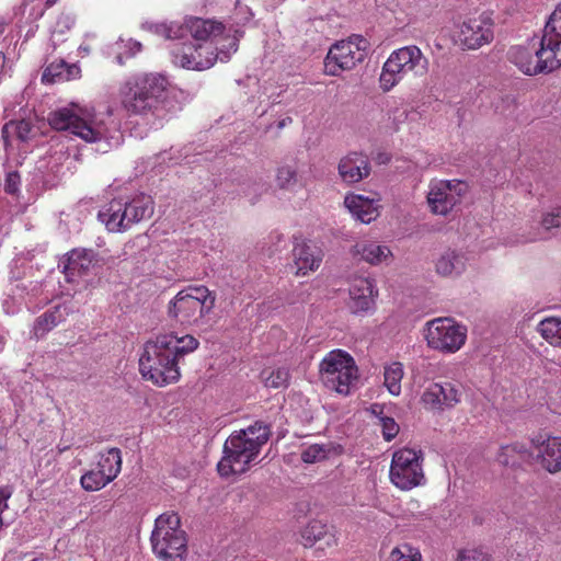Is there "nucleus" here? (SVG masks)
<instances>
[{"instance_id": "f257e3e1", "label": "nucleus", "mask_w": 561, "mask_h": 561, "mask_svg": "<svg viewBox=\"0 0 561 561\" xmlns=\"http://www.w3.org/2000/svg\"><path fill=\"white\" fill-rule=\"evenodd\" d=\"M48 122L54 129L69 131L85 142L95 144L96 150L103 153L123 142L121 122L110 105L95 108L71 103L51 112Z\"/></svg>"}, {"instance_id": "f03ea898", "label": "nucleus", "mask_w": 561, "mask_h": 561, "mask_svg": "<svg viewBox=\"0 0 561 561\" xmlns=\"http://www.w3.org/2000/svg\"><path fill=\"white\" fill-rule=\"evenodd\" d=\"M508 59L527 76L548 73L561 67V3L551 13L540 41L512 47Z\"/></svg>"}, {"instance_id": "7ed1b4c3", "label": "nucleus", "mask_w": 561, "mask_h": 561, "mask_svg": "<svg viewBox=\"0 0 561 561\" xmlns=\"http://www.w3.org/2000/svg\"><path fill=\"white\" fill-rule=\"evenodd\" d=\"M508 59L527 76L548 73L561 67V3L551 13L540 41L512 47Z\"/></svg>"}, {"instance_id": "20e7f679", "label": "nucleus", "mask_w": 561, "mask_h": 561, "mask_svg": "<svg viewBox=\"0 0 561 561\" xmlns=\"http://www.w3.org/2000/svg\"><path fill=\"white\" fill-rule=\"evenodd\" d=\"M271 435L270 426L257 421L247 428L233 432L225 442L218 473L228 478L249 470Z\"/></svg>"}, {"instance_id": "39448f33", "label": "nucleus", "mask_w": 561, "mask_h": 561, "mask_svg": "<svg viewBox=\"0 0 561 561\" xmlns=\"http://www.w3.org/2000/svg\"><path fill=\"white\" fill-rule=\"evenodd\" d=\"M170 82L158 72L138 73L129 77L119 88L122 107L129 115L159 116V110L165 100Z\"/></svg>"}, {"instance_id": "423d86ee", "label": "nucleus", "mask_w": 561, "mask_h": 561, "mask_svg": "<svg viewBox=\"0 0 561 561\" xmlns=\"http://www.w3.org/2000/svg\"><path fill=\"white\" fill-rule=\"evenodd\" d=\"M240 36L242 33L234 31L233 37H227V45L221 46L213 43L173 42L169 47L172 62L175 66L198 71L209 69L216 60L227 62L237 51Z\"/></svg>"}, {"instance_id": "0eeeda50", "label": "nucleus", "mask_w": 561, "mask_h": 561, "mask_svg": "<svg viewBox=\"0 0 561 561\" xmlns=\"http://www.w3.org/2000/svg\"><path fill=\"white\" fill-rule=\"evenodd\" d=\"M172 339L158 335L148 341L139 358V371L144 379L158 387L176 382L180 377V367L170 348Z\"/></svg>"}, {"instance_id": "6e6552de", "label": "nucleus", "mask_w": 561, "mask_h": 561, "mask_svg": "<svg viewBox=\"0 0 561 561\" xmlns=\"http://www.w3.org/2000/svg\"><path fill=\"white\" fill-rule=\"evenodd\" d=\"M430 60L416 45H408L393 50L385 61L379 76V87L383 92L391 91L411 72L423 77L428 72Z\"/></svg>"}, {"instance_id": "1a4fd4ad", "label": "nucleus", "mask_w": 561, "mask_h": 561, "mask_svg": "<svg viewBox=\"0 0 561 561\" xmlns=\"http://www.w3.org/2000/svg\"><path fill=\"white\" fill-rule=\"evenodd\" d=\"M216 297L205 286L187 287L168 304V316L181 325H199L215 307Z\"/></svg>"}, {"instance_id": "9d476101", "label": "nucleus", "mask_w": 561, "mask_h": 561, "mask_svg": "<svg viewBox=\"0 0 561 561\" xmlns=\"http://www.w3.org/2000/svg\"><path fill=\"white\" fill-rule=\"evenodd\" d=\"M153 214L150 196L138 195L131 201L114 198L99 211V219L110 232H122Z\"/></svg>"}, {"instance_id": "9b49d317", "label": "nucleus", "mask_w": 561, "mask_h": 561, "mask_svg": "<svg viewBox=\"0 0 561 561\" xmlns=\"http://www.w3.org/2000/svg\"><path fill=\"white\" fill-rule=\"evenodd\" d=\"M152 551L161 561H181L186 552V536L175 513L161 514L151 534Z\"/></svg>"}, {"instance_id": "f8f14e48", "label": "nucleus", "mask_w": 561, "mask_h": 561, "mask_svg": "<svg viewBox=\"0 0 561 561\" xmlns=\"http://www.w3.org/2000/svg\"><path fill=\"white\" fill-rule=\"evenodd\" d=\"M321 380L328 389L348 394L357 380L354 358L342 350L331 351L320 363Z\"/></svg>"}, {"instance_id": "ddd939ff", "label": "nucleus", "mask_w": 561, "mask_h": 561, "mask_svg": "<svg viewBox=\"0 0 561 561\" xmlns=\"http://www.w3.org/2000/svg\"><path fill=\"white\" fill-rule=\"evenodd\" d=\"M225 28L226 27L221 22L204 20L201 18H190L185 20L184 24H179L176 22L158 24L156 25V33L172 41L183 39L187 34H190L196 42L203 41L204 43H215V45H219L221 41L227 42L226 38L231 37L230 35H227L218 38L224 34Z\"/></svg>"}, {"instance_id": "4468645a", "label": "nucleus", "mask_w": 561, "mask_h": 561, "mask_svg": "<svg viewBox=\"0 0 561 561\" xmlns=\"http://www.w3.org/2000/svg\"><path fill=\"white\" fill-rule=\"evenodd\" d=\"M423 454L412 448H401L393 453L389 478L391 483L402 490L410 491L425 483L423 471Z\"/></svg>"}, {"instance_id": "2eb2a0df", "label": "nucleus", "mask_w": 561, "mask_h": 561, "mask_svg": "<svg viewBox=\"0 0 561 561\" xmlns=\"http://www.w3.org/2000/svg\"><path fill=\"white\" fill-rule=\"evenodd\" d=\"M366 48L367 41L358 36L335 43L324 60L325 73L340 76L343 71L352 70L364 61Z\"/></svg>"}, {"instance_id": "dca6fc26", "label": "nucleus", "mask_w": 561, "mask_h": 561, "mask_svg": "<svg viewBox=\"0 0 561 561\" xmlns=\"http://www.w3.org/2000/svg\"><path fill=\"white\" fill-rule=\"evenodd\" d=\"M424 336L431 348L455 353L465 344L467 330L451 318H437L426 323Z\"/></svg>"}, {"instance_id": "f3484780", "label": "nucleus", "mask_w": 561, "mask_h": 561, "mask_svg": "<svg viewBox=\"0 0 561 561\" xmlns=\"http://www.w3.org/2000/svg\"><path fill=\"white\" fill-rule=\"evenodd\" d=\"M467 185L461 181H433L427 193V204L435 215L446 216L460 202Z\"/></svg>"}, {"instance_id": "a211bd4d", "label": "nucleus", "mask_w": 561, "mask_h": 561, "mask_svg": "<svg viewBox=\"0 0 561 561\" xmlns=\"http://www.w3.org/2000/svg\"><path fill=\"white\" fill-rule=\"evenodd\" d=\"M460 387L451 381L433 382L421 396L424 408L433 412H444L454 409L461 401Z\"/></svg>"}, {"instance_id": "6ab92c4d", "label": "nucleus", "mask_w": 561, "mask_h": 561, "mask_svg": "<svg viewBox=\"0 0 561 561\" xmlns=\"http://www.w3.org/2000/svg\"><path fill=\"white\" fill-rule=\"evenodd\" d=\"M457 38L463 48L477 49L492 41V24L481 16L470 18L459 26Z\"/></svg>"}, {"instance_id": "aec40b11", "label": "nucleus", "mask_w": 561, "mask_h": 561, "mask_svg": "<svg viewBox=\"0 0 561 561\" xmlns=\"http://www.w3.org/2000/svg\"><path fill=\"white\" fill-rule=\"evenodd\" d=\"M530 453L547 471L561 470V437L540 434L531 439Z\"/></svg>"}, {"instance_id": "412c9836", "label": "nucleus", "mask_w": 561, "mask_h": 561, "mask_svg": "<svg viewBox=\"0 0 561 561\" xmlns=\"http://www.w3.org/2000/svg\"><path fill=\"white\" fill-rule=\"evenodd\" d=\"M348 307L353 313H363L370 310L378 295L374 279L369 277H355L348 288Z\"/></svg>"}, {"instance_id": "4be33fe9", "label": "nucleus", "mask_w": 561, "mask_h": 561, "mask_svg": "<svg viewBox=\"0 0 561 561\" xmlns=\"http://www.w3.org/2000/svg\"><path fill=\"white\" fill-rule=\"evenodd\" d=\"M370 162L366 154L350 152L344 156L337 165L341 180L346 184H355L370 174Z\"/></svg>"}, {"instance_id": "5701e85b", "label": "nucleus", "mask_w": 561, "mask_h": 561, "mask_svg": "<svg viewBox=\"0 0 561 561\" xmlns=\"http://www.w3.org/2000/svg\"><path fill=\"white\" fill-rule=\"evenodd\" d=\"M352 254L373 266L389 265L393 259L391 249L387 244L375 240L357 241L352 248Z\"/></svg>"}, {"instance_id": "b1692460", "label": "nucleus", "mask_w": 561, "mask_h": 561, "mask_svg": "<svg viewBox=\"0 0 561 561\" xmlns=\"http://www.w3.org/2000/svg\"><path fill=\"white\" fill-rule=\"evenodd\" d=\"M301 539L305 547H312L318 543L321 550L337 546L335 528L320 520L309 522L301 530Z\"/></svg>"}, {"instance_id": "393cba45", "label": "nucleus", "mask_w": 561, "mask_h": 561, "mask_svg": "<svg viewBox=\"0 0 561 561\" xmlns=\"http://www.w3.org/2000/svg\"><path fill=\"white\" fill-rule=\"evenodd\" d=\"M99 262V256L92 249H73L66 255L62 272L68 277L83 276L89 274Z\"/></svg>"}, {"instance_id": "a878e982", "label": "nucleus", "mask_w": 561, "mask_h": 561, "mask_svg": "<svg viewBox=\"0 0 561 561\" xmlns=\"http://www.w3.org/2000/svg\"><path fill=\"white\" fill-rule=\"evenodd\" d=\"M322 251L311 242L297 243L293 249L294 265L297 276H305L319 268L322 262Z\"/></svg>"}, {"instance_id": "bb28decb", "label": "nucleus", "mask_w": 561, "mask_h": 561, "mask_svg": "<svg viewBox=\"0 0 561 561\" xmlns=\"http://www.w3.org/2000/svg\"><path fill=\"white\" fill-rule=\"evenodd\" d=\"M72 309L66 304L54 306L36 318L33 324V334L36 339L44 337L48 332L64 322Z\"/></svg>"}, {"instance_id": "cd10ccee", "label": "nucleus", "mask_w": 561, "mask_h": 561, "mask_svg": "<svg viewBox=\"0 0 561 561\" xmlns=\"http://www.w3.org/2000/svg\"><path fill=\"white\" fill-rule=\"evenodd\" d=\"M344 205L350 213L363 224H369L378 216L374 201L362 195L351 194L345 196Z\"/></svg>"}, {"instance_id": "c85d7f7f", "label": "nucleus", "mask_w": 561, "mask_h": 561, "mask_svg": "<svg viewBox=\"0 0 561 561\" xmlns=\"http://www.w3.org/2000/svg\"><path fill=\"white\" fill-rule=\"evenodd\" d=\"M80 68L76 64H68L64 59L51 61L42 75V82L58 83L80 77Z\"/></svg>"}, {"instance_id": "c756f323", "label": "nucleus", "mask_w": 561, "mask_h": 561, "mask_svg": "<svg viewBox=\"0 0 561 561\" xmlns=\"http://www.w3.org/2000/svg\"><path fill=\"white\" fill-rule=\"evenodd\" d=\"M466 253L456 250L445 251L436 262V272L443 276H458L467 266Z\"/></svg>"}, {"instance_id": "7c9ffc66", "label": "nucleus", "mask_w": 561, "mask_h": 561, "mask_svg": "<svg viewBox=\"0 0 561 561\" xmlns=\"http://www.w3.org/2000/svg\"><path fill=\"white\" fill-rule=\"evenodd\" d=\"M276 186L286 192L296 193L306 186L302 176L298 174L296 164L285 163L276 169L275 174Z\"/></svg>"}, {"instance_id": "2f4dec72", "label": "nucleus", "mask_w": 561, "mask_h": 561, "mask_svg": "<svg viewBox=\"0 0 561 561\" xmlns=\"http://www.w3.org/2000/svg\"><path fill=\"white\" fill-rule=\"evenodd\" d=\"M96 468L112 482L122 470V453L118 448H110L100 454Z\"/></svg>"}, {"instance_id": "473e14b6", "label": "nucleus", "mask_w": 561, "mask_h": 561, "mask_svg": "<svg viewBox=\"0 0 561 561\" xmlns=\"http://www.w3.org/2000/svg\"><path fill=\"white\" fill-rule=\"evenodd\" d=\"M162 335L163 337L172 339V343H170V348L178 364L183 356L193 353L195 350H197L199 345L198 340L190 334L183 336H178L173 333Z\"/></svg>"}, {"instance_id": "72a5a7b5", "label": "nucleus", "mask_w": 561, "mask_h": 561, "mask_svg": "<svg viewBox=\"0 0 561 561\" xmlns=\"http://www.w3.org/2000/svg\"><path fill=\"white\" fill-rule=\"evenodd\" d=\"M540 335L551 345L561 347V320L558 318H546L537 327Z\"/></svg>"}, {"instance_id": "f704fd0d", "label": "nucleus", "mask_w": 561, "mask_h": 561, "mask_svg": "<svg viewBox=\"0 0 561 561\" xmlns=\"http://www.w3.org/2000/svg\"><path fill=\"white\" fill-rule=\"evenodd\" d=\"M403 375V365L399 362H393L385 367V386L391 394L399 396L401 393Z\"/></svg>"}, {"instance_id": "c9c22d12", "label": "nucleus", "mask_w": 561, "mask_h": 561, "mask_svg": "<svg viewBox=\"0 0 561 561\" xmlns=\"http://www.w3.org/2000/svg\"><path fill=\"white\" fill-rule=\"evenodd\" d=\"M104 476L98 468L88 470L81 476L80 484L88 492L99 491L111 483Z\"/></svg>"}, {"instance_id": "e433bc0d", "label": "nucleus", "mask_w": 561, "mask_h": 561, "mask_svg": "<svg viewBox=\"0 0 561 561\" xmlns=\"http://www.w3.org/2000/svg\"><path fill=\"white\" fill-rule=\"evenodd\" d=\"M262 379L268 388L287 387L289 381V370L284 367L275 368L273 370H263Z\"/></svg>"}, {"instance_id": "4c0bfd02", "label": "nucleus", "mask_w": 561, "mask_h": 561, "mask_svg": "<svg viewBox=\"0 0 561 561\" xmlns=\"http://www.w3.org/2000/svg\"><path fill=\"white\" fill-rule=\"evenodd\" d=\"M331 448L323 444H313L306 447L301 453V459L306 463H313L328 458Z\"/></svg>"}, {"instance_id": "58836bf2", "label": "nucleus", "mask_w": 561, "mask_h": 561, "mask_svg": "<svg viewBox=\"0 0 561 561\" xmlns=\"http://www.w3.org/2000/svg\"><path fill=\"white\" fill-rule=\"evenodd\" d=\"M388 561H422V556L417 549L402 545L391 550Z\"/></svg>"}, {"instance_id": "ea45409f", "label": "nucleus", "mask_w": 561, "mask_h": 561, "mask_svg": "<svg viewBox=\"0 0 561 561\" xmlns=\"http://www.w3.org/2000/svg\"><path fill=\"white\" fill-rule=\"evenodd\" d=\"M75 24V16L71 14H61L58 16L54 30L51 32V41L54 44L60 41L59 36L64 35Z\"/></svg>"}, {"instance_id": "a19ab883", "label": "nucleus", "mask_w": 561, "mask_h": 561, "mask_svg": "<svg viewBox=\"0 0 561 561\" xmlns=\"http://www.w3.org/2000/svg\"><path fill=\"white\" fill-rule=\"evenodd\" d=\"M523 453H525V450L518 444L506 445L501 447L496 459L501 465L508 466L511 463H514L513 457L515 454Z\"/></svg>"}, {"instance_id": "79ce46f5", "label": "nucleus", "mask_w": 561, "mask_h": 561, "mask_svg": "<svg viewBox=\"0 0 561 561\" xmlns=\"http://www.w3.org/2000/svg\"><path fill=\"white\" fill-rule=\"evenodd\" d=\"M540 225L546 231L561 227V207H554L545 213L541 217Z\"/></svg>"}, {"instance_id": "37998d69", "label": "nucleus", "mask_w": 561, "mask_h": 561, "mask_svg": "<svg viewBox=\"0 0 561 561\" xmlns=\"http://www.w3.org/2000/svg\"><path fill=\"white\" fill-rule=\"evenodd\" d=\"M10 127H14L15 129V133H16V136L19 139L25 141L28 139L30 137V134H31V130H32V126L28 122L22 119V121H19V122H9L7 123L3 128H2V134H7L8 133V129Z\"/></svg>"}, {"instance_id": "c03bdc74", "label": "nucleus", "mask_w": 561, "mask_h": 561, "mask_svg": "<svg viewBox=\"0 0 561 561\" xmlns=\"http://www.w3.org/2000/svg\"><path fill=\"white\" fill-rule=\"evenodd\" d=\"M408 118V112L404 108L394 107L388 112V125L387 127L391 131H397L400 128V125L405 122Z\"/></svg>"}, {"instance_id": "a18cd8bd", "label": "nucleus", "mask_w": 561, "mask_h": 561, "mask_svg": "<svg viewBox=\"0 0 561 561\" xmlns=\"http://www.w3.org/2000/svg\"><path fill=\"white\" fill-rule=\"evenodd\" d=\"M21 176L18 171H10L5 174L4 192L10 195H16L20 192Z\"/></svg>"}, {"instance_id": "49530a36", "label": "nucleus", "mask_w": 561, "mask_h": 561, "mask_svg": "<svg viewBox=\"0 0 561 561\" xmlns=\"http://www.w3.org/2000/svg\"><path fill=\"white\" fill-rule=\"evenodd\" d=\"M457 561H491V558L481 549H466L458 553Z\"/></svg>"}, {"instance_id": "de8ad7c7", "label": "nucleus", "mask_w": 561, "mask_h": 561, "mask_svg": "<svg viewBox=\"0 0 561 561\" xmlns=\"http://www.w3.org/2000/svg\"><path fill=\"white\" fill-rule=\"evenodd\" d=\"M379 422L382 428L383 438L387 442L393 439L399 432V425L396 423V421L392 417L383 416L380 417Z\"/></svg>"}, {"instance_id": "09e8293b", "label": "nucleus", "mask_w": 561, "mask_h": 561, "mask_svg": "<svg viewBox=\"0 0 561 561\" xmlns=\"http://www.w3.org/2000/svg\"><path fill=\"white\" fill-rule=\"evenodd\" d=\"M130 54L129 56H134L136 53L140 51L141 49V44L139 42H136V41H130Z\"/></svg>"}, {"instance_id": "8fccbe9b", "label": "nucleus", "mask_w": 561, "mask_h": 561, "mask_svg": "<svg viewBox=\"0 0 561 561\" xmlns=\"http://www.w3.org/2000/svg\"><path fill=\"white\" fill-rule=\"evenodd\" d=\"M5 59V56L0 53V77L4 72Z\"/></svg>"}, {"instance_id": "3c124183", "label": "nucleus", "mask_w": 561, "mask_h": 561, "mask_svg": "<svg viewBox=\"0 0 561 561\" xmlns=\"http://www.w3.org/2000/svg\"><path fill=\"white\" fill-rule=\"evenodd\" d=\"M291 123V118L290 117H286V118H283L279 123H278V127L279 128H283L285 127L286 125L290 124Z\"/></svg>"}, {"instance_id": "603ef678", "label": "nucleus", "mask_w": 561, "mask_h": 561, "mask_svg": "<svg viewBox=\"0 0 561 561\" xmlns=\"http://www.w3.org/2000/svg\"><path fill=\"white\" fill-rule=\"evenodd\" d=\"M3 348V336L0 334V352Z\"/></svg>"}, {"instance_id": "864d4df0", "label": "nucleus", "mask_w": 561, "mask_h": 561, "mask_svg": "<svg viewBox=\"0 0 561 561\" xmlns=\"http://www.w3.org/2000/svg\"><path fill=\"white\" fill-rule=\"evenodd\" d=\"M251 15H252V14L249 12V15H248V16H245V18H244V20H247V21H248V20H250Z\"/></svg>"}, {"instance_id": "5fc2aeb1", "label": "nucleus", "mask_w": 561, "mask_h": 561, "mask_svg": "<svg viewBox=\"0 0 561 561\" xmlns=\"http://www.w3.org/2000/svg\"><path fill=\"white\" fill-rule=\"evenodd\" d=\"M117 60H118L119 64H123L121 56H117Z\"/></svg>"}, {"instance_id": "6e6d98bb", "label": "nucleus", "mask_w": 561, "mask_h": 561, "mask_svg": "<svg viewBox=\"0 0 561 561\" xmlns=\"http://www.w3.org/2000/svg\"><path fill=\"white\" fill-rule=\"evenodd\" d=\"M47 2H48V3H53V2H54V0H47Z\"/></svg>"}]
</instances>
